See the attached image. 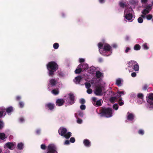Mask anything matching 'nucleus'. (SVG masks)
Here are the masks:
<instances>
[{
	"instance_id": "1",
	"label": "nucleus",
	"mask_w": 153,
	"mask_h": 153,
	"mask_svg": "<svg viewBox=\"0 0 153 153\" xmlns=\"http://www.w3.org/2000/svg\"><path fill=\"white\" fill-rule=\"evenodd\" d=\"M98 46L100 53L102 55L108 56L111 53L112 48L108 44L103 45L101 42H99Z\"/></svg>"
},
{
	"instance_id": "2",
	"label": "nucleus",
	"mask_w": 153,
	"mask_h": 153,
	"mask_svg": "<svg viewBox=\"0 0 153 153\" xmlns=\"http://www.w3.org/2000/svg\"><path fill=\"white\" fill-rule=\"evenodd\" d=\"M47 68L48 71V75L53 76L54 72L58 69L59 66L57 63L54 61H51L47 65Z\"/></svg>"
},
{
	"instance_id": "3",
	"label": "nucleus",
	"mask_w": 153,
	"mask_h": 153,
	"mask_svg": "<svg viewBox=\"0 0 153 153\" xmlns=\"http://www.w3.org/2000/svg\"><path fill=\"white\" fill-rule=\"evenodd\" d=\"M101 117L109 118L112 116V109L110 108L101 107L100 111Z\"/></svg>"
},
{
	"instance_id": "4",
	"label": "nucleus",
	"mask_w": 153,
	"mask_h": 153,
	"mask_svg": "<svg viewBox=\"0 0 153 153\" xmlns=\"http://www.w3.org/2000/svg\"><path fill=\"white\" fill-rule=\"evenodd\" d=\"M148 104L146 105L148 108H153V93H150L147 99Z\"/></svg>"
},
{
	"instance_id": "5",
	"label": "nucleus",
	"mask_w": 153,
	"mask_h": 153,
	"mask_svg": "<svg viewBox=\"0 0 153 153\" xmlns=\"http://www.w3.org/2000/svg\"><path fill=\"white\" fill-rule=\"evenodd\" d=\"M56 146L53 144H49L47 147V153H58Z\"/></svg>"
},
{
	"instance_id": "6",
	"label": "nucleus",
	"mask_w": 153,
	"mask_h": 153,
	"mask_svg": "<svg viewBox=\"0 0 153 153\" xmlns=\"http://www.w3.org/2000/svg\"><path fill=\"white\" fill-rule=\"evenodd\" d=\"M93 104L97 107L100 106L102 105V99H100L97 100V98L95 97H92Z\"/></svg>"
},
{
	"instance_id": "7",
	"label": "nucleus",
	"mask_w": 153,
	"mask_h": 153,
	"mask_svg": "<svg viewBox=\"0 0 153 153\" xmlns=\"http://www.w3.org/2000/svg\"><path fill=\"white\" fill-rule=\"evenodd\" d=\"M69 98L66 100V102L69 105H72L75 102L74 96L73 94L70 93L68 94Z\"/></svg>"
},
{
	"instance_id": "8",
	"label": "nucleus",
	"mask_w": 153,
	"mask_h": 153,
	"mask_svg": "<svg viewBox=\"0 0 153 153\" xmlns=\"http://www.w3.org/2000/svg\"><path fill=\"white\" fill-rule=\"evenodd\" d=\"M128 67H132L134 66V70L136 71H138L139 69V66L136 62L134 61L131 60L128 63Z\"/></svg>"
},
{
	"instance_id": "9",
	"label": "nucleus",
	"mask_w": 153,
	"mask_h": 153,
	"mask_svg": "<svg viewBox=\"0 0 153 153\" xmlns=\"http://www.w3.org/2000/svg\"><path fill=\"white\" fill-rule=\"evenodd\" d=\"M126 13L125 16V18L128 20H130L132 19L133 17L132 14L131 12L132 11V9L131 8H130L126 10Z\"/></svg>"
},
{
	"instance_id": "10",
	"label": "nucleus",
	"mask_w": 153,
	"mask_h": 153,
	"mask_svg": "<svg viewBox=\"0 0 153 153\" xmlns=\"http://www.w3.org/2000/svg\"><path fill=\"white\" fill-rule=\"evenodd\" d=\"M16 145V144L15 142H9L5 143L4 146L10 150H13Z\"/></svg>"
},
{
	"instance_id": "11",
	"label": "nucleus",
	"mask_w": 153,
	"mask_h": 153,
	"mask_svg": "<svg viewBox=\"0 0 153 153\" xmlns=\"http://www.w3.org/2000/svg\"><path fill=\"white\" fill-rule=\"evenodd\" d=\"M67 131V129L65 128L60 127L58 130V133L59 134L63 136Z\"/></svg>"
},
{
	"instance_id": "12",
	"label": "nucleus",
	"mask_w": 153,
	"mask_h": 153,
	"mask_svg": "<svg viewBox=\"0 0 153 153\" xmlns=\"http://www.w3.org/2000/svg\"><path fill=\"white\" fill-rule=\"evenodd\" d=\"M55 107V105L53 103H49L45 105V107L46 108L50 110H53Z\"/></svg>"
},
{
	"instance_id": "13",
	"label": "nucleus",
	"mask_w": 153,
	"mask_h": 153,
	"mask_svg": "<svg viewBox=\"0 0 153 153\" xmlns=\"http://www.w3.org/2000/svg\"><path fill=\"white\" fill-rule=\"evenodd\" d=\"M65 102V100L64 99H58L56 101V104L57 106H60L63 105Z\"/></svg>"
},
{
	"instance_id": "14",
	"label": "nucleus",
	"mask_w": 153,
	"mask_h": 153,
	"mask_svg": "<svg viewBox=\"0 0 153 153\" xmlns=\"http://www.w3.org/2000/svg\"><path fill=\"white\" fill-rule=\"evenodd\" d=\"M102 90L101 88L98 87L96 88L94 91V94L97 96H101L102 95Z\"/></svg>"
},
{
	"instance_id": "15",
	"label": "nucleus",
	"mask_w": 153,
	"mask_h": 153,
	"mask_svg": "<svg viewBox=\"0 0 153 153\" xmlns=\"http://www.w3.org/2000/svg\"><path fill=\"white\" fill-rule=\"evenodd\" d=\"M56 80L55 79H51L49 80L50 83L48 85V88L50 87L49 85H51L52 86H55L56 84Z\"/></svg>"
},
{
	"instance_id": "16",
	"label": "nucleus",
	"mask_w": 153,
	"mask_h": 153,
	"mask_svg": "<svg viewBox=\"0 0 153 153\" xmlns=\"http://www.w3.org/2000/svg\"><path fill=\"white\" fill-rule=\"evenodd\" d=\"M83 66L84 65H79L75 71V74H79L82 71Z\"/></svg>"
},
{
	"instance_id": "17",
	"label": "nucleus",
	"mask_w": 153,
	"mask_h": 153,
	"mask_svg": "<svg viewBox=\"0 0 153 153\" xmlns=\"http://www.w3.org/2000/svg\"><path fill=\"white\" fill-rule=\"evenodd\" d=\"M127 119L128 120L132 121L134 119V114L132 113H130L129 112L127 113Z\"/></svg>"
},
{
	"instance_id": "18",
	"label": "nucleus",
	"mask_w": 153,
	"mask_h": 153,
	"mask_svg": "<svg viewBox=\"0 0 153 153\" xmlns=\"http://www.w3.org/2000/svg\"><path fill=\"white\" fill-rule=\"evenodd\" d=\"M83 143L85 146L87 147H89L91 146L90 142L88 139H85L84 140Z\"/></svg>"
},
{
	"instance_id": "19",
	"label": "nucleus",
	"mask_w": 153,
	"mask_h": 153,
	"mask_svg": "<svg viewBox=\"0 0 153 153\" xmlns=\"http://www.w3.org/2000/svg\"><path fill=\"white\" fill-rule=\"evenodd\" d=\"M82 79V77L80 76H79L75 78L74 82L76 84H79Z\"/></svg>"
},
{
	"instance_id": "20",
	"label": "nucleus",
	"mask_w": 153,
	"mask_h": 153,
	"mask_svg": "<svg viewBox=\"0 0 153 153\" xmlns=\"http://www.w3.org/2000/svg\"><path fill=\"white\" fill-rule=\"evenodd\" d=\"M16 148L19 150H22L24 148V144L22 142L20 143H18Z\"/></svg>"
},
{
	"instance_id": "21",
	"label": "nucleus",
	"mask_w": 153,
	"mask_h": 153,
	"mask_svg": "<svg viewBox=\"0 0 153 153\" xmlns=\"http://www.w3.org/2000/svg\"><path fill=\"white\" fill-rule=\"evenodd\" d=\"M13 111V108L12 106H10L7 108L6 109V112L9 114Z\"/></svg>"
},
{
	"instance_id": "22",
	"label": "nucleus",
	"mask_w": 153,
	"mask_h": 153,
	"mask_svg": "<svg viewBox=\"0 0 153 153\" xmlns=\"http://www.w3.org/2000/svg\"><path fill=\"white\" fill-rule=\"evenodd\" d=\"M121 80L120 78H118L116 80V84L118 86H121Z\"/></svg>"
},
{
	"instance_id": "23",
	"label": "nucleus",
	"mask_w": 153,
	"mask_h": 153,
	"mask_svg": "<svg viewBox=\"0 0 153 153\" xmlns=\"http://www.w3.org/2000/svg\"><path fill=\"white\" fill-rule=\"evenodd\" d=\"M6 138L5 134L4 133H0V139L4 140Z\"/></svg>"
},
{
	"instance_id": "24",
	"label": "nucleus",
	"mask_w": 153,
	"mask_h": 153,
	"mask_svg": "<svg viewBox=\"0 0 153 153\" xmlns=\"http://www.w3.org/2000/svg\"><path fill=\"white\" fill-rule=\"evenodd\" d=\"M71 136V133L70 132H68L67 133H66L65 134L63 137H65L66 139H68Z\"/></svg>"
},
{
	"instance_id": "25",
	"label": "nucleus",
	"mask_w": 153,
	"mask_h": 153,
	"mask_svg": "<svg viewBox=\"0 0 153 153\" xmlns=\"http://www.w3.org/2000/svg\"><path fill=\"white\" fill-rule=\"evenodd\" d=\"M96 76L97 79L100 78L102 76V73L99 71H97L96 73Z\"/></svg>"
},
{
	"instance_id": "26",
	"label": "nucleus",
	"mask_w": 153,
	"mask_h": 153,
	"mask_svg": "<svg viewBox=\"0 0 153 153\" xmlns=\"http://www.w3.org/2000/svg\"><path fill=\"white\" fill-rule=\"evenodd\" d=\"M140 46L139 44H136L134 46V49L136 51H138L140 50Z\"/></svg>"
},
{
	"instance_id": "27",
	"label": "nucleus",
	"mask_w": 153,
	"mask_h": 153,
	"mask_svg": "<svg viewBox=\"0 0 153 153\" xmlns=\"http://www.w3.org/2000/svg\"><path fill=\"white\" fill-rule=\"evenodd\" d=\"M138 99H139L140 100L143 99V95L142 93H139L137 95Z\"/></svg>"
},
{
	"instance_id": "28",
	"label": "nucleus",
	"mask_w": 153,
	"mask_h": 153,
	"mask_svg": "<svg viewBox=\"0 0 153 153\" xmlns=\"http://www.w3.org/2000/svg\"><path fill=\"white\" fill-rule=\"evenodd\" d=\"M52 93L55 95H57L59 94V91L57 89H54L52 90Z\"/></svg>"
},
{
	"instance_id": "29",
	"label": "nucleus",
	"mask_w": 153,
	"mask_h": 153,
	"mask_svg": "<svg viewBox=\"0 0 153 153\" xmlns=\"http://www.w3.org/2000/svg\"><path fill=\"white\" fill-rule=\"evenodd\" d=\"M19 105L20 108H22L24 107V103L23 101H20L19 103Z\"/></svg>"
},
{
	"instance_id": "30",
	"label": "nucleus",
	"mask_w": 153,
	"mask_h": 153,
	"mask_svg": "<svg viewBox=\"0 0 153 153\" xmlns=\"http://www.w3.org/2000/svg\"><path fill=\"white\" fill-rule=\"evenodd\" d=\"M122 98H120L118 99V102L119 103V104L120 106L123 105L124 104V102H122Z\"/></svg>"
},
{
	"instance_id": "31",
	"label": "nucleus",
	"mask_w": 153,
	"mask_h": 153,
	"mask_svg": "<svg viewBox=\"0 0 153 153\" xmlns=\"http://www.w3.org/2000/svg\"><path fill=\"white\" fill-rule=\"evenodd\" d=\"M86 88L87 89L89 88L91 86V84L89 82H86L85 84Z\"/></svg>"
},
{
	"instance_id": "32",
	"label": "nucleus",
	"mask_w": 153,
	"mask_h": 153,
	"mask_svg": "<svg viewBox=\"0 0 153 153\" xmlns=\"http://www.w3.org/2000/svg\"><path fill=\"white\" fill-rule=\"evenodd\" d=\"M149 11L146 9H144L142 12V13L143 14L146 15L149 13Z\"/></svg>"
},
{
	"instance_id": "33",
	"label": "nucleus",
	"mask_w": 153,
	"mask_h": 153,
	"mask_svg": "<svg viewBox=\"0 0 153 153\" xmlns=\"http://www.w3.org/2000/svg\"><path fill=\"white\" fill-rule=\"evenodd\" d=\"M138 133L141 135H143L144 134V131L142 129H139L138 131Z\"/></svg>"
},
{
	"instance_id": "34",
	"label": "nucleus",
	"mask_w": 153,
	"mask_h": 153,
	"mask_svg": "<svg viewBox=\"0 0 153 153\" xmlns=\"http://www.w3.org/2000/svg\"><path fill=\"white\" fill-rule=\"evenodd\" d=\"M115 98L114 97H111L109 99V101L111 103H114V101L116 100Z\"/></svg>"
},
{
	"instance_id": "35",
	"label": "nucleus",
	"mask_w": 153,
	"mask_h": 153,
	"mask_svg": "<svg viewBox=\"0 0 153 153\" xmlns=\"http://www.w3.org/2000/svg\"><path fill=\"white\" fill-rule=\"evenodd\" d=\"M5 109H4L3 111H0V118L2 117L3 114H4V116L5 114Z\"/></svg>"
},
{
	"instance_id": "36",
	"label": "nucleus",
	"mask_w": 153,
	"mask_h": 153,
	"mask_svg": "<svg viewBox=\"0 0 153 153\" xmlns=\"http://www.w3.org/2000/svg\"><path fill=\"white\" fill-rule=\"evenodd\" d=\"M119 106L117 104H115L113 105V108L115 110H117Z\"/></svg>"
},
{
	"instance_id": "37",
	"label": "nucleus",
	"mask_w": 153,
	"mask_h": 153,
	"mask_svg": "<svg viewBox=\"0 0 153 153\" xmlns=\"http://www.w3.org/2000/svg\"><path fill=\"white\" fill-rule=\"evenodd\" d=\"M4 126V123L3 121L0 120V129H2Z\"/></svg>"
},
{
	"instance_id": "38",
	"label": "nucleus",
	"mask_w": 153,
	"mask_h": 153,
	"mask_svg": "<svg viewBox=\"0 0 153 153\" xmlns=\"http://www.w3.org/2000/svg\"><path fill=\"white\" fill-rule=\"evenodd\" d=\"M53 46L54 48L55 49H56L58 48L59 47V45L58 43H56L53 44Z\"/></svg>"
},
{
	"instance_id": "39",
	"label": "nucleus",
	"mask_w": 153,
	"mask_h": 153,
	"mask_svg": "<svg viewBox=\"0 0 153 153\" xmlns=\"http://www.w3.org/2000/svg\"><path fill=\"white\" fill-rule=\"evenodd\" d=\"M146 17L148 20H150L152 18V16L151 15L149 14L146 15Z\"/></svg>"
},
{
	"instance_id": "40",
	"label": "nucleus",
	"mask_w": 153,
	"mask_h": 153,
	"mask_svg": "<svg viewBox=\"0 0 153 153\" xmlns=\"http://www.w3.org/2000/svg\"><path fill=\"white\" fill-rule=\"evenodd\" d=\"M152 6L148 5L145 7V9L150 12V11L152 9Z\"/></svg>"
},
{
	"instance_id": "41",
	"label": "nucleus",
	"mask_w": 153,
	"mask_h": 153,
	"mask_svg": "<svg viewBox=\"0 0 153 153\" xmlns=\"http://www.w3.org/2000/svg\"><path fill=\"white\" fill-rule=\"evenodd\" d=\"M137 21L139 23H141L143 22V19L141 17H139L138 18Z\"/></svg>"
},
{
	"instance_id": "42",
	"label": "nucleus",
	"mask_w": 153,
	"mask_h": 153,
	"mask_svg": "<svg viewBox=\"0 0 153 153\" xmlns=\"http://www.w3.org/2000/svg\"><path fill=\"white\" fill-rule=\"evenodd\" d=\"M79 102L82 104H85V100L83 98H81Z\"/></svg>"
},
{
	"instance_id": "43",
	"label": "nucleus",
	"mask_w": 153,
	"mask_h": 153,
	"mask_svg": "<svg viewBox=\"0 0 153 153\" xmlns=\"http://www.w3.org/2000/svg\"><path fill=\"white\" fill-rule=\"evenodd\" d=\"M41 148L43 150H45L46 149V146L45 144H42L41 145Z\"/></svg>"
},
{
	"instance_id": "44",
	"label": "nucleus",
	"mask_w": 153,
	"mask_h": 153,
	"mask_svg": "<svg viewBox=\"0 0 153 153\" xmlns=\"http://www.w3.org/2000/svg\"><path fill=\"white\" fill-rule=\"evenodd\" d=\"M80 108L82 110H84L85 109L86 106L85 105L82 104L80 105Z\"/></svg>"
},
{
	"instance_id": "45",
	"label": "nucleus",
	"mask_w": 153,
	"mask_h": 153,
	"mask_svg": "<svg viewBox=\"0 0 153 153\" xmlns=\"http://www.w3.org/2000/svg\"><path fill=\"white\" fill-rule=\"evenodd\" d=\"M75 140L74 137H72L70 139V141L72 143H74L75 142Z\"/></svg>"
},
{
	"instance_id": "46",
	"label": "nucleus",
	"mask_w": 153,
	"mask_h": 153,
	"mask_svg": "<svg viewBox=\"0 0 153 153\" xmlns=\"http://www.w3.org/2000/svg\"><path fill=\"white\" fill-rule=\"evenodd\" d=\"M78 114L80 117H83V113L81 111H78Z\"/></svg>"
},
{
	"instance_id": "47",
	"label": "nucleus",
	"mask_w": 153,
	"mask_h": 153,
	"mask_svg": "<svg viewBox=\"0 0 153 153\" xmlns=\"http://www.w3.org/2000/svg\"><path fill=\"white\" fill-rule=\"evenodd\" d=\"M143 47L145 49L147 50L149 49V47L147 46L146 43L144 44L143 45Z\"/></svg>"
},
{
	"instance_id": "48",
	"label": "nucleus",
	"mask_w": 153,
	"mask_h": 153,
	"mask_svg": "<svg viewBox=\"0 0 153 153\" xmlns=\"http://www.w3.org/2000/svg\"><path fill=\"white\" fill-rule=\"evenodd\" d=\"M149 86L147 85H145L143 87V89L144 90H146Z\"/></svg>"
},
{
	"instance_id": "49",
	"label": "nucleus",
	"mask_w": 153,
	"mask_h": 153,
	"mask_svg": "<svg viewBox=\"0 0 153 153\" xmlns=\"http://www.w3.org/2000/svg\"><path fill=\"white\" fill-rule=\"evenodd\" d=\"M92 90L90 88L88 89V90L87 91V93L89 94H91L92 93Z\"/></svg>"
},
{
	"instance_id": "50",
	"label": "nucleus",
	"mask_w": 153,
	"mask_h": 153,
	"mask_svg": "<svg viewBox=\"0 0 153 153\" xmlns=\"http://www.w3.org/2000/svg\"><path fill=\"white\" fill-rule=\"evenodd\" d=\"M143 101V100H140L139 99H138L137 102L138 104H141L142 103Z\"/></svg>"
},
{
	"instance_id": "51",
	"label": "nucleus",
	"mask_w": 153,
	"mask_h": 153,
	"mask_svg": "<svg viewBox=\"0 0 153 153\" xmlns=\"http://www.w3.org/2000/svg\"><path fill=\"white\" fill-rule=\"evenodd\" d=\"M119 5L121 7L124 8L125 6V4L122 2H120Z\"/></svg>"
},
{
	"instance_id": "52",
	"label": "nucleus",
	"mask_w": 153,
	"mask_h": 153,
	"mask_svg": "<svg viewBox=\"0 0 153 153\" xmlns=\"http://www.w3.org/2000/svg\"><path fill=\"white\" fill-rule=\"evenodd\" d=\"M116 100L119 99L120 98H121V96L118 95L117 94L115 97H114Z\"/></svg>"
},
{
	"instance_id": "53",
	"label": "nucleus",
	"mask_w": 153,
	"mask_h": 153,
	"mask_svg": "<svg viewBox=\"0 0 153 153\" xmlns=\"http://www.w3.org/2000/svg\"><path fill=\"white\" fill-rule=\"evenodd\" d=\"M84 65L83 67V68L84 69V70H85V69H87L88 67V65Z\"/></svg>"
},
{
	"instance_id": "54",
	"label": "nucleus",
	"mask_w": 153,
	"mask_h": 153,
	"mask_svg": "<svg viewBox=\"0 0 153 153\" xmlns=\"http://www.w3.org/2000/svg\"><path fill=\"white\" fill-rule=\"evenodd\" d=\"M77 119V122L78 123L81 124L82 122V120L81 119H79V118Z\"/></svg>"
},
{
	"instance_id": "55",
	"label": "nucleus",
	"mask_w": 153,
	"mask_h": 153,
	"mask_svg": "<svg viewBox=\"0 0 153 153\" xmlns=\"http://www.w3.org/2000/svg\"><path fill=\"white\" fill-rule=\"evenodd\" d=\"M130 50V48L129 47H127L126 48V49L125 50V52L126 53H127Z\"/></svg>"
},
{
	"instance_id": "56",
	"label": "nucleus",
	"mask_w": 153,
	"mask_h": 153,
	"mask_svg": "<svg viewBox=\"0 0 153 153\" xmlns=\"http://www.w3.org/2000/svg\"><path fill=\"white\" fill-rule=\"evenodd\" d=\"M85 59L83 58H80L79 59V62L80 63L83 62H85Z\"/></svg>"
},
{
	"instance_id": "57",
	"label": "nucleus",
	"mask_w": 153,
	"mask_h": 153,
	"mask_svg": "<svg viewBox=\"0 0 153 153\" xmlns=\"http://www.w3.org/2000/svg\"><path fill=\"white\" fill-rule=\"evenodd\" d=\"M131 76L132 77H135L136 76V74L134 72H133L131 74Z\"/></svg>"
},
{
	"instance_id": "58",
	"label": "nucleus",
	"mask_w": 153,
	"mask_h": 153,
	"mask_svg": "<svg viewBox=\"0 0 153 153\" xmlns=\"http://www.w3.org/2000/svg\"><path fill=\"white\" fill-rule=\"evenodd\" d=\"M69 144H70L69 141L68 140H65V142L64 143V144H65V145H69Z\"/></svg>"
},
{
	"instance_id": "59",
	"label": "nucleus",
	"mask_w": 153,
	"mask_h": 153,
	"mask_svg": "<svg viewBox=\"0 0 153 153\" xmlns=\"http://www.w3.org/2000/svg\"><path fill=\"white\" fill-rule=\"evenodd\" d=\"M21 99V97L20 96H17L16 97V100L17 101H19Z\"/></svg>"
},
{
	"instance_id": "60",
	"label": "nucleus",
	"mask_w": 153,
	"mask_h": 153,
	"mask_svg": "<svg viewBox=\"0 0 153 153\" xmlns=\"http://www.w3.org/2000/svg\"><path fill=\"white\" fill-rule=\"evenodd\" d=\"M148 1V0H141V2L144 4L146 3Z\"/></svg>"
},
{
	"instance_id": "61",
	"label": "nucleus",
	"mask_w": 153,
	"mask_h": 153,
	"mask_svg": "<svg viewBox=\"0 0 153 153\" xmlns=\"http://www.w3.org/2000/svg\"><path fill=\"white\" fill-rule=\"evenodd\" d=\"M19 121L21 122H23L24 121V119L23 117H21L19 119Z\"/></svg>"
},
{
	"instance_id": "62",
	"label": "nucleus",
	"mask_w": 153,
	"mask_h": 153,
	"mask_svg": "<svg viewBox=\"0 0 153 153\" xmlns=\"http://www.w3.org/2000/svg\"><path fill=\"white\" fill-rule=\"evenodd\" d=\"M130 39V37L128 36H126L125 37V39L126 41L129 40Z\"/></svg>"
},
{
	"instance_id": "63",
	"label": "nucleus",
	"mask_w": 153,
	"mask_h": 153,
	"mask_svg": "<svg viewBox=\"0 0 153 153\" xmlns=\"http://www.w3.org/2000/svg\"><path fill=\"white\" fill-rule=\"evenodd\" d=\"M59 75L61 76H63L64 75V74L62 72H60L59 73Z\"/></svg>"
},
{
	"instance_id": "64",
	"label": "nucleus",
	"mask_w": 153,
	"mask_h": 153,
	"mask_svg": "<svg viewBox=\"0 0 153 153\" xmlns=\"http://www.w3.org/2000/svg\"><path fill=\"white\" fill-rule=\"evenodd\" d=\"M118 93L119 94H122L124 95V92L123 91H118Z\"/></svg>"
}]
</instances>
